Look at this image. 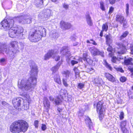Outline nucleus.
I'll use <instances>...</instances> for the list:
<instances>
[{
  "mask_svg": "<svg viewBox=\"0 0 133 133\" xmlns=\"http://www.w3.org/2000/svg\"><path fill=\"white\" fill-rule=\"evenodd\" d=\"M31 76L28 79L25 78L18 81V87L25 92L31 89H34L37 83V76L38 70L37 66L35 64L30 65Z\"/></svg>",
  "mask_w": 133,
  "mask_h": 133,
  "instance_id": "1",
  "label": "nucleus"
},
{
  "mask_svg": "<svg viewBox=\"0 0 133 133\" xmlns=\"http://www.w3.org/2000/svg\"><path fill=\"white\" fill-rule=\"evenodd\" d=\"M24 102L23 105L19 108V110H27L29 109V104L30 103L28 101H24Z\"/></svg>",
  "mask_w": 133,
  "mask_h": 133,
  "instance_id": "17",
  "label": "nucleus"
},
{
  "mask_svg": "<svg viewBox=\"0 0 133 133\" xmlns=\"http://www.w3.org/2000/svg\"><path fill=\"white\" fill-rule=\"evenodd\" d=\"M106 42L107 45L110 44L112 41V38L110 35H107L106 37Z\"/></svg>",
  "mask_w": 133,
  "mask_h": 133,
  "instance_id": "29",
  "label": "nucleus"
},
{
  "mask_svg": "<svg viewBox=\"0 0 133 133\" xmlns=\"http://www.w3.org/2000/svg\"><path fill=\"white\" fill-rule=\"evenodd\" d=\"M85 18L88 24L90 26H92V21L89 13H87L85 15Z\"/></svg>",
  "mask_w": 133,
  "mask_h": 133,
  "instance_id": "21",
  "label": "nucleus"
},
{
  "mask_svg": "<svg viewBox=\"0 0 133 133\" xmlns=\"http://www.w3.org/2000/svg\"><path fill=\"white\" fill-rule=\"evenodd\" d=\"M120 80L121 82H124L126 81L127 78L123 76L120 78Z\"/></svg>",
  "mask_w": 133,
  "mask_h": 133,
  "instance_id": "46",
  "label": "nucleus"
},
{
  "mask_svg": "<svg viewBox=\"0 0 133 133\" xmlns=\"http://www.w3.org/2000/svg\"><path fill=\"white\" fill-rule=\"evenodd\" d=\"M123 133H129V131L127 130L126 128H121Z\"/></svg>",
  "mask_w": 133,
  "mask_h": 133,
  "instance_id": "43",
  "label": "nucleus"
},
{
  "mask_svg": "<svg viewBox=\"0 0 133 133\" xmlns=\"http://www.w3.org/2000/svg\"><path fill=\"white\" fill-rule=\"evenodd\" d=\"M124 114L123 112H121L119 115L120 119H122L124 118Z\"/></svg>",
  "mask_w": 133,
  "mask_h": 133,
  "instance_id": "49",
  "label": "nucleus"
},
{
  "mask_svg": "<svg viewBox=\"0 0 133 133\" xmlns=\"http://www.w3.org/2000/svg\"><path fill=\"white\" fill-rule=\"evenodd\" d=\"M130 53L133 55V44H130Z\"/></svg>",
  "mask_w": 133,
  "mask_h": 133,
  "instance_id": "50",
  "label": "nucleus"
},
{
  "mask_svg": "<svg viewBox=\"0 0 133 133\" xmlns=\"http://www.w3.org/2000/svg\"><path fill=\"white\" fill-rule=\"evenodd\" d=\"M130 70L131 72V73L132 74V75H133V68H130Z\"/></svg>",
  "mask_w": 133,
  "mask_h": 133,
  "instance_id": "61",
  "label": "nucleus"
},
{
  "mask_svg": "<svg viewBox=\"0 0 133 133\" xmlns=\"http://www.w3.org/2000/svg\"><path fill=\"white\" fill-rule=\"evenodd\" d=\"M102 105V102L100 101L98 102L97 105V111L99 112V116L100 120L103 117L105 111V109L103 107Z\"/></svg>",
  "mask_w": 133,
  "mask_h": 133,
  "instance_id": "10",
  "label": "nucleus"
},
{
  "mask_svg": "<svg viewBox=\"0 0 133 133\" xmlns=\"http://www.w3.org/2000/svg\"><path fill=\"white\" fill-rule=\"evenodd\" d=\"M36 2V5L37 7L40 8L43 7V0H37Z\"/></svg>",
  "mask_w": 133,
  "mask_h": 133,
  "instance_id": "30",
  "label": "nucleus"
},
{
  "mask_svg": "<svg viewBox=\"0 0 133 133\" xmlns=\"http://www.w3.org/2000/svg\"><path fill=\"white\" fill-rule=\"evenodd\" d=\"M61 65V63L59 62L56 65L52 68L51 70L52 71V74L54 75L55 74H57V71L60 66ZM57 74H58V73H57Z\"/></svg>",
  "mask_w": 133,
  "mask_h": 133,
  "instance_id": "23",
  "label": "nucleus"
},
{
  "mask_svg": "<svg viewBox=\"0 0 133 133\" xmlns=\"http://www.w3.org/2000/svg\"><path fill=\"white\" fill-rule=\"evenodd\" d=\"M67 79L65 78H63L62 79V82L63 85L65 87H67L68 86V84L67 82Z\"/></svg>",
  "mask_w": 133,
  "mask_h": 133,
  "instance_id": "40",
  "label": "nucleus"
},
{
  "mask_svg": "<svg viewBox=\"0 0 133 133\" xmlns=\"http://www.w3.org/2000/svg\"><path fill=\"white\" fill-rule=\"evenodd\" d=\"M104 31L102 30V31H101L100 33V36H101V37H102L103 36V31Z\"/></svg>",
  "mask_w": 133,
  "mask_h": 133,
  "instance_id": "60",
  "label": "nucleus"
},
{
  "mask_svg": "<svg viewBox=\"0 0 133 133\" xmlns=\"http://www.w3.org/2000/svg\"><path fill=\"white\" fill-rule=\"evenodd\" d=\"M7 45L5 43H0V51L1 53H6L11 58H14L16 53L18 51L17 50L14 51V50L7 49Z\"/></svg>",
  "mask_w": 133,
  "mask_h": 133,
  "instance_id": "5",
  "label": "nucleus"
},
{
  "mask_svg": "<svg viewBox=\"0 0 133 133\" xmlns=\"http://www.w3.org/2000/svg\"><path fill=\"white\" fill-rule=\"evenodd\" d=\"M55 82L59 85L61 84V81L60 76L58 74L54 75L53 76Z\"/></svg>",
  "mask_w": 133,
  "mask_h": 133,
  "instance_id": "19",
  "label": "nucleus"
},
{
  "mask_svg": "<svg viewBox=\"0 0 133 133\" xmlns=\"http://www.w3.org/2000/svg\"><path fill=\"white\" fill-rule=\"evenodd\" d=\"M100 8L103 11H105V8L104 5V3L102 1H101L100 2Z\"/></svg>",
  "mask_w": 133,
  "mask_h": 133,
  "instance_id": "35",
  "label": "nucleus"
},
{
  "mask_svg": "<svg viewBox=\"0 0 133 133\" xmlns=\"http://www.w3.org/2000/svg\"><path fill=\"white\" fill-rule=\"evenodd\" d=\"M2 104L4 106H7L8 104L5 101H3L2 102Z\"/></svg>",
  "mask_w": 133,
  "mask_h": 133,
  "instance_id": "58",
  "label": "nucleus"
},
{
  "mask_svg": "<svg viewBox=\"0 0 133 133\" xmlns=\"http://www.w3.org/2000/svg\"><path fill=\"white\" fill-rule=\"evenodd\" d=\"M82 108V110H79V111L78 112V115L79 116H82L84 115V111L86 110L85 109H83V108Z\"/></svg>",
  "mask_w": 133,
  "mask_h": 133,
  "instance_id": "39",
  "label": "nucleus"
},
{
  "mask_svg": "<svg viewBox=\"0 0 133 133\" xmlns=\"http://www.w3.org/2000/svg\"><path fill=\"white\" fill-rule=\"evenodd\" d=\"M45 29L42 27H39L36 30H32L30 32L29 36V39L32 42H37L41 40L43 35H45Z\"/></svg>",
  "mask_w": 133,
  "mask_h": 133,
  "instance_id": "3",
  "label": "nucleus"
},
{
  "mask_svg": "<svg viewBox=\"0 0 133 133\" xmlns=\"http://www.w3.org/2000/svg\"><path fill=\"white\" fill-rule=\"evenodd\" d=\"M117 45L118 46V48H122L125 49L122 50L120 51H118V53L119 54H123L125 53L126 50L128 49L130 47V45L126 42H124L123 44L121 43H117Z\"/></svg>",
  "mask_w": 133,
  "mask_h": 133,
  "instance_id": "11",
  "label": "nucleus"
},
{
  "mask_svg": "<svg viewBox=\"0 0 133 133\" xmlns=\"http://www.w3.org/2000/svg\"><path fill=\"white\" fill-rule=\"evenodd\" d=\"M90 51L91 54L94 56L99 55L102 57H104V52L99 51L98 49L95 47L90 48Z\"/></svg>",
  "mask_w": 133,
  "mask_h": 133,
  "instance_id": "13",
  "label": "nucleus"
},
{
  "mask_svg": "<svg viewBox=\"0 0 133 133\" xmlns=\"http://www.w3.org/2000/svg\"><path fill=\"white\" fill-rule=\"evenodd\" d=\"M62 92L61 91V92H60V95L61 98H60L59 96H57L55 99V101H54L55 102V103L57 105L59 104L62 102V99L63 97V96H62L63 95H65L64 93H63V94L62 93Z\"/></svg>",
  "mask_w": 133,
  "mask_h": 133,
  "instance_id": "20",
  "label": "nucleus"
},
{
  "mask_svg": "<svg viewBox=\"0 0 133 133\" xmlns=\"http://www.w3.org/2000/svg\"><path fill=\"white\" fill-rule=\"evenodd\" d=\"M23 102V99L21 98H14L12 101V103L14 107L19 110V108L21 107V103Z\"/></svg>",
  "mask_w": 133,
  "mask_h": 133,
  "instance_id": "14",
  "label": "nucleus"
},
{
  "mask_svg": "<svg viewBox=\"0 0 133 133\" xmlns=\"http://www.w3.org/2000/svg\"><path fill=\"white\" fill-rule=\"evenodd\" d=\"M116 20L119 22L121 24H123V26L126 28L127 27V21L124 18V17L121 15H117L116 16Z\"/></svg>",
  "mask_w": 133,
  "mask_h": 133,
  "instance_id": "12",
  "label": "nucleus"
},
{
  "mask_svg": "<svg viewBox=\"0 0 133 133\" xmlns=\"http://www.w3.org/2000/svg\"><path fill=\"white\" fill-rule=\"evenodd\" d=\"M28 125L26 121L23 120H18L14 122L10 126V130L13 133L25 132L28 129Z\"/></svg>",
  "mask_w": 133,
  "mask_h": 133,
  "instance_id": "2",
  "label": "nucleus"
},
{
  "mask_svg": "<svg viewBox=\"0 0 133 133\" xmlns=\"http://www.w3.org/2000/svg\"><path fill=\"white\" fill-rule=\"evenodd\" d=\"M9 30V35L10 37H17L19 39H23L25 38L24 35L23 34V29L22 28H12Z\"/></svg>",
  "mask_w": 133,
  "mask_h": 133,
  "instance_id": "4",
  "label": "nucleus"
},
{
  "mask_svg": "<svg viewBox=\"0 0 133 133\" xmlns=\"http://www.w3.org/2000/svg\"><path fill=\"white\" fill-rule=\"evenodd\" d=\"M83 58L81 57H79L78 60L80 61H82V59Z\"/></svg>",
  "mask_w": 133,
  "mask_h": 133,
  "instance_id": "63",
  "label": "nucleus"
},
{
  "mask_svg": "<svg viewBox=\"0 0 133 133\" xmlns=\"http://www.w3.org/2000/svg\"><path fill=\"white\" fill-rule=\"evenodd\" d=\"M57 53L56 50H52L49 51L47 54L45 55L44 59L47 60L50 58L52 57V58H55V60L56 61H58L60 57L59 56L56 55Z\"/></svg>",
  "mask_w": 133,
  "mask_h": 133,
  "instance_id": "9",
  "label": "nucleus"
},
{
  "mask_svg": "<svg viewBox=\"0 0 133 133\" xmlns=\"http://www.w3.org/2000/svg\"><path fill=\"white\" fill-rule=\"evenodd\" d=\"M16 18L14 19H4L1 22V24L5 30H9L13 26L14 20L16 19Z\"/></svg>",
  "mask_w": 133,
  "mask_h": 133,
  "instance_id": "6",
  "label": "nucleus"
},
{
  "mask_svg": "<svg viewBox=\"0 0 133 133\" xmlns=\"http://www.w3.org/2000/svg\"><path fill=\"white\" fill-rule=\"evenodd\" d=\"M49 98L50 100V101L53 102V103H55V102L54 101H55V99H54L53 97L52 96H50Z\"/></svg>",
  "mask_w": 133,
  "mask_h": 133,
  "instance_id": "56",
  "label": "nucleus"
},
{
  "mask_svg": "<svg viewBox=\"0 0 133 133\" xmlns=\"http://www.w3.org/2000/svg\"><path fill=\"white\" fill-rule=\"evenodd\" d=\"M18 45H19V48L20 47V48L21 49H22L23 48L24 45V44L22 42H19V43L18 44Z\"/></svg>",
  "mask_w": 133,
  "mask_h": 133,
  "instance_id": "54",
  "label": "nucleus"
},
{
  "mask_svg": "<svg viewBox=\"0 0 133 133\" xmlns=\"http://www.w3.org/2000/svg\"><path fill=\"white\" fill-rule=\"evenodd\" d=\"M78 44L77 43H74L73 44V45L74 46H76Z\"/></svg>",
  "mask_w": 133,
  "mask_h": 133,
  "instance_id": "64",
  "label": "nucleus"
},
{
  "mask_svg": "<svg viewBox=\"0 0 133 133\" xmlns=\"http://www.w3.org/2000/svg\"><path fill=\"white\" fill-rule=\"evenodd\" d=\"M71 39L73 41H75V38L74 37H73L72 36H71Z\"/></svg>",
  "mask_w": 133,
  "mask_h": 133,
  "instance_id": "62",
  "label": "nucleus"
},
{
  "mask_svg": "<svg viewBox=\"0 0 133 133\" xmlns=\"http://www.w3.org/2000/svg\"><path fill=\"white\" fill-rule=\"evenodd\" d=\"M63 6L64 8L66 10L69 8V6L66 4L64 3L63 4Z\"/></svg>",
  "mask_w": 133,
  "mask_h": 133,
  "instance_id": "52",
  "label": "nucleus"
},
{
  "mask_svg": "<svg viewBox=\"0 0 133 133\" xmlns=\"http://www.w3.org/2000/svg\"><path fill=\"white\" fill-rule=\"evenodd\" d=\"M115 1L116 0H109V1L110 4H112L115 3Z\"/></svg>",
  "mask_w": 133,
  "mask_h": 133,
  "instance_id": "57",
  "label": "nucleus"
},
{
  "mask_svg": "<svg viewBox=\"0 0 133 133\" xmlns=\"http://www.w3.org/2000/svg\"><path fill=\"white\" fill-rule=\"evenodd\" d=\"M127 123V121L126 120H124L122 121L120 123V126L121 128H126Z\"/></svg>",
  "mask_w": 133,
  "mask_h": 133,
  "instance_id": "31",
  "label": "nucleus"
},
{
  "mask_svg": "<svg viewBox=\"0 0 133 133\" xmlns=\"http://www.w3.org/2000/svg\"><path fill=\"white\" fill-rule=\"evenodd\" d=\"M43 104L44 107L45 109L48 110L50 107V102L48 99L45 98L43 101Z\"/></svg>",
  "mask_w": 133,
  "mask_h": 133,
  "instance_id": "24",
  "label": "nucleus"
},
{
  "mask_svg": "<svg viewBox=\"0 0 133 133\" xmlns=\"http://www.w3.org/2000/svg\"><path fill=\"white\" fill-rule=\"evenodd\" d=\"M16 19L19 23L22 24L30 23L32 20V18L28 15L17 17H16Z\"/></svg>",
  "mask_w": 133,
  "mask_h": 133,
  "instance_id": "8",
  "label": "nucleus"
},
{
  "mask_svg": "<svg viewBox=\"0 0 133 133\" xmlns=\"http://www.w3.org/2000/svg\"><path fill=\"white\" fill-rule=\"evenodd\" d=\"M85 123L87 127L90 130H91L93 127V123L90 118L88 117L85 119Z\"/></svg>",
  "mask_w": 133,
  "mask_h": 133,
  "instance_id": "18",
  "label": "nucleus"
},
{
  "mask_svg": "<svg viewBox=\"0 0 133 133\" xmlns=\"http://www.w3.org/2000/svg\"><path fill=\"white\" fill-rule=\"evenodd\" d=\"M129 5L127 3L126 4V14H127V15H128L129 14Z\"/></svg>",
  "mask_w": 133,
  "mask_h": 133,
  "instance_id": "47",
  "label": "nucleus"
},
{
  "mask_svg": "<svg viewBox=\"0 0 133 133\" xmlns=\"http://www.w3.org/2000/svg\"><path fill=\"white\" fill-rule=\"evenodd\" d=\"M39 122L37 120H36L34 122V125L36 128H37L38 127Z\"/></svg>",
  "mask_w": 133,
  "mask_h": 133,
  "instance_id": "44",
  "label": "nucleus"
},
{
  "mask_svg": "<svg viewBox=\"0 0 133 133\" xmlns=\"http://www.w3.org/2000/svg\"><path fill=\"white\" fill-rule=\"evenodd\" d=\"M109 47L107 49V51L109 52H110L109 53V55L110 57H111L112 55V47L110 46V44H108Z\"/></svg>",
  "mask_w": 133,
  "mask_h": 133,
  "instance_id": "37",
  "label": "nucleus"
},
{
  "mask_svg": "<svg viewBox=\"0 0 133 133\" xmlns=\"http://www.w3.org/2000/svg\"><path fill=\"white\" fill-rule=\"evenodd\" d=\"M115 69L116 70L120 72H121L123 73L124 72V70H123L120 67H115Z\"/></svg>",
  "mask_w": 133,
  "mask_h": 133,
  "instance_id": "42",
  "label": "nucleus"
},
{
  "mask_svg": "<svg viewBox=\"0 0 133 133\" xmlns=\"http://www.w3.org/2000/svg\"><path fill=\"white\" fill-rule=\"evenodd\" d=\"M42 88L44 91H46L48 88V85L46 83H44L42 86Z\"/></svg>",
  "mask_w": 133,
  "mask_h": 133,
  "instance_id": "38",
  "label": "nucleus"
},
{
  "mask_svg": "<svg viewBox=\"0 0 133 133\" xmlns=\"http://www.w3.org/2000/svg\"><path fill=\"white\" fill-rule=\"evenodd\" d=\"M84 84L82 83H79L78 84V88L81 89L84 88Z\"/></svg>",
  "mask_w": 133,
  "mask_h": 133,
  "instance_id": "45",
  "label": "nucleus"
},
{
  "mask_svg": "<svg viewBox=\"0 0 133 133\" xmlns=\"http://www.w3.org/2000/svg\"><path fill=\"white\" fill-rule=\"evenodd\" d=\"M74 70L75 72L76 77H79L80 72L77 68L76 67H75L74 69Z\"/></svg>",
  "mask_w": 133,
  "mask_h": 133,
  "instance_id": "36",
  "label": "nucleus"
},
{
  "mask_svg": "<svg viewBox=\"0 0 133 133\" xmlns=\"http://www.w3.org/2000/svg\"><path fill=\"white\" fill-rule=\"evenodd\" d=\"M133 61V59L132 58L129 57L127 58L126 57H125L124 59V64L126 65H132Z\"/></svg>",
  "mask_w": 133,
  "mask_h": 133,
  "instance_id": "22",
  "label": "nucleus"
},
{
  "mask_svg": "<svg viewBox=\"0 0 133 133\" xmlns=\"http://www.w3.org/2000/svg\"><path fill=\"white\" fill-rule=\"evenodd\" d=\"M105 76L109 81L112 82H114L115 81V78L110 74L109 73H106L105 74Z\"/></svg>",
  "mask_w": 133,
  "mask_h": 133,
  "instance_id": "25",
  "label": "nucleus"
},
{
  "mask_svg": "<svg viewBox=\"0 0 133 133\" xmlns=\"http://www.w3.org/2000/svg\"><path fill=\"white\" fill-rule=\"evenodd\" d=\"M78 62L77 61L75 60H72L71 62V63L72 65H74L78 63Z\"/></svg>",
  "mask_w": 133,
  "mask_h": 133,
  "instance_id": "53",
  "label": "nucleus"
},
{
  "mask_svg": "<svg viewBox=\"0 0 133 133\" xmlns=\"http://www.w3.org/2000/svg\"><path fill=\"white\" fill-rule=\"evenodd\" d=\"M114 10V8L113 7L111 6L109 9V11L108 12L109 14L110 15L111 13L113 12Z\"/></svg>",
  "mask_w": 133,
  "mask_h": 133,
  "instance_id": "48",
  "label": "nucleus"
},
{
  "mask_svg": "<svg viewBox=\"0 0 133 133\" xmlns=\"http://www.w3.org/2000/svg\"><path fill=\"white\" fill-rule=\"evenodd\" d=\"M90 43L93 44L95 45H96L97 44L92 39L90 40Z\"/></svg>",
  "mask_w": 133,
  "mask_h": 133,
  "instance_id": "55",
  "label": "nucleus"
},
{
  "mask_svg": "<svg viewBox=\"0 0 133 133\" xmlns=\"http://www.w3.org/2000/svg\"><path fill=\"white\" fill-rule=\"evenodd\" d=\"M41 128H42V130H43V131L45 130L46 128V125L44 124H42V126L41 127Z\"/></svg>",
  "mask_w": 133,
  "mask_h": 133,
  "instance_id": "51",
  "label": "nucleus"
},
{
  "mask_svg": "<svg viewBox=\"0 0 133 133\" xmlns=\"http://www.w3.org/2000/svg\"><path fill=\"white\" fill-rule=\"evenodd\" d=\"M11 45L13 48H16V50H18L19 48L18 44L17 42L16 41H12L11 43Z\"/></svg>",
  "mask_w": 133,
  "mask_h": 133,
  "instance_id": "26",
  "label": "nucleus"
},
{
  "mask_svg": "<svg viewBox=\"0 0 133 133\" xmlns=\"http://www.w3.org/2000/svg\"><path fill=\"white\" fill-rule=\"evenodd\" d=\"M108 29V26L107 23L103 24L102 26V30L107 31Z\"/></svg>",
  "mask_w": 133,
  "mask_h": 133,
  "instance_id": "34",
  "label": "nucleus"
},
{
  "mask_svg": "<svg viewBox=\"0 0 133 133\" xmlns=\"http://www.w3.org/2000/svg\"><path fill=\"white\" fill-rule=\"evenodd\" d=\"M62 73L63 74V78H65L67 79L71 75L70 72L68 70L64 71Z\"/></svg>",
  "mask_w": 133,
  "mask_h": 133,
  "instance_id": "28",
  "label": "nucleus"
},
{
  "mask_svg": "<svg viewBox=\"0 0 133 133\" xmlns=\"http://www.w3.org/2000/svg\"><path fill=\"white\" fill-rule=\"evenodd\" d=\"M51 12L50 9L43 10L38 15L39 20L41 22H43L47 20L50 16Z\"/></svg>",
  "mask_w": 133,
  "mask_h": 133,
  "instance_id": "7",
  "label": "nucleus"
},
{
  "mask_svg": "<svg viewBox=\"0 0 133 133\" xmlns=\"http://www.w3.org/2000/svg\"><path fill=\"white\" fill-rule=\"evenodd\" d=\"M60 52L61 54L67 57H68L71 55V53L69 51L68 48L67 46H63Z\"/></svg>",
  "mask_w": 133,
  "mask_h": 133,
  "instance_id": "15",
  "label": "nucleus"
},
{
  "mask_svg": "<svg viewBox=\"0 0 133 133\" xmlns=\"http://www.w3.org/2000/svg\"><path fill=\"white\" fill-rule=\"evenodd\" d=\"M60 25L62 28L65 29H69L72 26L70 23L65 22L63 21L61 22Z\"/></svg>",
  "mask_w": 133,
  "mask_h": 133,
  "instance_id": "16",
  "label": "nucleus"
},
{
  "mask_svg": "<svg viewBox=\"0 0 133 133\" xmlns=\"http://www.w3.org/2000/svg\"><path fill=\"white\" fill-rule=\"evenodd\" d=\"M88 56V52H85V53H84L83 54V59L84 61H86L87 62H88L90 63H92V61L89 59L90 61L89 62V59L88 58L87 59V57Z\"/></svg>",
  "mask_w": 133,
  "mask_h": 133,
  "instance_id": "27",
  "label": "nucleus"
},
{
  "mask_svg": "<svg viewBox=\"0 0 133 133\" xmlns=\"http://www.w3.org/2000/svg\"><path fill=\"white\" fill-rule=\"evenodd\" d=\"M104 62V64L105 65V66L108 68L110 70H112V68L106 61L105 60H104L103 61Z\"/></svg>",
  "mask_w": 133,
  "mask_h": 133,
  "instance_id": "33",
  "label": "nucleus"
},
{
  "mask_svg": "<svg viewBox=\"0 0 133 133\" xmlns=\"http://www.w3.org/2000/svg\"><path fill=\"white\" fill-rule=\"evenodd\" d=\"M129 32L127 31H125L124 32L123 34L120 36L119 38L120 40H121L125 37L127 36Z\"/></svg>",
  "mask_w": 133,
  "mask_h": 133,
  "instance_id": "32",
  "label": "nucleus"
},
{
  "mask_svg": "<svg viewBox=\"0 0 133 133\" xmlns=\"http://www.w3.org/2000/svg\"><path fill=\"white\" fill-rule=\"evenodd\" d=\"M118 60V59L116 57L113 56L112 57L111 61L113 63H116Z\"/></svg>",
  "mask_w": 133,
  "mask_h": 133,
  "instance_id": "41",
  "label": "nucleus"
},
{
  "mask_svg": "<svg viewBox=\"0 0 133 133\" xmlns=\"http://www.w3.org/2000/svg\"><path fill=\"white\" fill-rule=\"evenodd\" d=\"M5 61V59L4 58H2V59H1L0 60V62H4Z\"/></svg>",
  "mask_w": 133,
  "mask_h": 133,
  "instance_id": "59",
  "label": "nucleus"
}]
</instances>
